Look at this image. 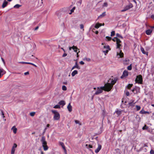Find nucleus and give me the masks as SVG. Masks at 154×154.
I'll list each match as a JSON object with an SVG mask.
<instances>
[{"instance_id":"nucleus-16","label":"nucleus","mask_w":154,"mask_h":154,"mask_svg":"<svg viewBox=\"0 0 154 154\" xmlns=\"http://www.w3.org/2000/svg\"><path fill=\"white\" fill-rule=\"evenodd\" d=\"M152 31V29H149L146 31V33L147 35H149L151 34Z\"/></svg>"},{"instance_id":"nucleus-3","label":"nucleus","mask_w":154,"mask_h":154,"mask_svg":"<svg viewBox=\"0 0 154 154\" xmlns=\"http://www.w3.org/2000/svg\"><path fill=\"white\" fill-rule=\"evenodd\" d=\"M102 45H103L102 48L103 52L106 55L108 53L109 50H110L109 46L108 45H106L104 43H102Z\"/></svg>"},{"instance_id":"nucleus-59","label":"nucleus","mask_w":154,"mask_h":154,"mask_svg":"<svg viewBox=\"0 0 154 154\" xmlns=\"http://www.w3.org/2000/svg\"><path fill=\"white\" fill-rule=\"evenodd\" d=\"M1 59H2V61L5 64V62L4 61V59L2 58V57H1Z\"/></svg>"},{"instance_id":"nucleus-61","label":"nucleus","mask_w":154,"mask_h":154,"mask_svg":"<svg viewBox=\"0 0 154 154\" xmlns=\"http://www.w3.org/2000/svg\"><path fill=\"white\" fill-rule=\"evenodd\" d=\"M80 51L79 50V49H78V51H77V52H76V55L79 54V53Z\"/></svg>"},{"instance_id":"nucleus-37","label":"nucleus","mask_w":154,"mask_h":154,"mask_svg":"<svg viewBox=\"0 0 154 154\" xmlns=\"http://www.w3.org/2000/svg\"><path fill=\"white\" fill-rule=\"evenodd\" d=\"M54 108L55 109H58L60 108V106L58 105H56L54 107Z\"/></svg>"},{"instance_id":"nucleus-17","label":"nucleus","mask_w":154,"mask_h":154,"mask_svg":"<svg viewBox=\"0 0 154 154\" xmlns=\"http://www.w3.org/2000/svg\"><path fill=\"white\" fill-rule=\"evenodd\" d=\"M8 4V2L5 0L2 4V7L3 8H4Z\"/></svg>"},{"instance_id":"nucleus-8","label":"nucleus","mask_w":154,"mask_h":154,"mask_svg":"<svg viewBox=\"0 0 154 154\" xmlns=\"http://www.w3.org/2000/svg\"><path fill=\"white\" fill-rule=\"evenodd\" d=\"M135 81L136 83L140 84H142L143 82L142 76L140 75L137 76L135 79Z\"/></svg>"},{"instance_id":"nucleus-53","label":"nucleus","mask_w":154,"mask_h":154,"mask_svg":"<svg viewBox=\"0 0 154 154\" xmlns=\"http://www.w3.org/2000/svg\"><path fill=\"white\" fill-rule=\"evenodd\" d=\"M29 74V72H27L24 73V74L25 75H28Z\"/></svg>"},{"instance_id":"nucleus-35","label":"nucleus","mask_w":154,"mask_h":154,"mask_svg":"<svg viewBox=\"0 0 154 154\" xmlns=\"http://www.w3.org/2000/svg\"><path fill=\"white\" fill-rule=\"evenodd\" d=\"M84 60L87 61H91L90 59L88 58H84Z\"/></svg>"},{"instance_id":"nucleus-57","label":"nucleus","mask_w":154,"mask_h":154,"mask_svg":"<svg viewBox=\"0 0 154 154\" xmlns=\"http://www.w3.org/2000/svg\"><path fill=\"white\" fill-rule=\"evenodd\" d=\"M72 49H73V46L72 47H69V50L70 51Z\"/></svg>"},{"instance_id":"nucleus-23","label":"nucleus","mask_w":154,"mask_h":154,"mask_svg":"<svg viewBox=\"0 0 154 154\" xmlns=\"http://www.w3.org/2000/svg\"><path fill=\"white\" fill-rule=\"evenodd\" d=\"M73 50L75 52H77V51H78V50L76 46H75L74 45L73 46Z\"/></svg>"},{"instance_id":"nucleus-46","label":"nucleus","mask_w":154,"mask_h":154,"mask_svg":"<svg viewBox=\"0 0 154 154\" xmlns=\"http://www.w3.org/2000/svg\"><path fill=\"white\" fill-rule=\"evenodd\" d=\"M80 27L81 29H82L83 30H84V26L83 24H81L80 25Z\"/></svg>"},{"instance_id":"nucleus-51","label":"nucleus","mask_w":154,"mask_h":154,"mask_svg":"<svg viewBox=\"0 0 154 154\" xmlns=\"http://www.w3.org/2000/svg\"><path fill=\"white\" fill-rule=\"evenodd\" d=\"M150 153L151 154H154V151L153 150L151 149L150 151Z\"/></svg>"},{"instance_id":"nucleus-54","label":"nucleus","mask_w":154,"mask_h":154,"mask_svg":"<svg viewBox=\"0 0 154 154\" xmlns=\"http://www.w3.org/2000/svg\"><path fill=\"white\" fill-rule=\"evenodd\" d=\"M127 10L125 8H124V9L121 10L122 12H124L125 11H126Z\"/></svg>"},{"instance_id":"nucleus-31","label":"nucleus","mask_w":154,"mask_h":154,"mask_svg":"<svg viewBox=\"0 0 154 154\" xmlns=\"http://www.w3.org/2000/svg\"><path fill=\"white\" fill-rule=\"evenodd\" d=\"M62 89L63 91H66L67 90V88L65 86L63 85L62 87Z\"/></svg>"},{"instance_id":"nucleus-1","label":"nucleus","mask_w":154,"mask_h":154,"mask_svg":"<svg viewBox=\"0 0 154 154\" xmlns=\"http://www.w3.org/2000/svg\"><path fill=\"white\" fill-rule=\"evenodd\" d=\"M116 79H114L111 81V83H106L104 86L102 87L103 88V90L106 91H109L112 89L113 85L116 83Z\"/></svg>"},{"instance_id":"nucleus-55","label":"nucleus","mask_w":154,"mask_h":154,"mask_svg":"<svg viewBox=\"0 0 154 154\" xmlns=\"http://www.w3.org/2000/svg\"><path fill=\"white\" fill-rule=\"evenodd\" d=\"M67 55V54H66V53H64L63 55V57H66V56Z\"/></svg>"},{"instance_id":"nucleus-19","label":"nucleus","mask_w":154,"mask_h":154,"mask_svg":"<svg viewBox=\"0 0 154 154\" xmlns=\"http://www.w3.org/2000/svg\"><path fill=\"white\" fill-rule=\"evenodd\" d=\"M102 26V24L100 23H97L95 26V28L96 29Z\"/></svg>"},{"instance_id":"nucleus-2","label":"nucleus","mask_w":154,"mask_h":154,"mask_svg":"<svg viewBox=\"0 0 154 154\" xmlns=\"http://www.w3.org/2000/svg\"><path fill=\"white\" fill-rule=\"evenodd\" d=\"M41 142L42 143V146L44 150L45 151L47 150L48 149V147L47 145V142L45 140V139L44 136L42 137Z\"/></svg>"},{"instance_id":"nucleus-48","label":"nucleus","mask_w":154,"mask_h":154,"mask_svg":"<svg viewBox=\"0 0 154 154\" xmlns=\"http://www.w3.org/2000/svg\"><path fill=\"white\" fill-rule=\"evenodd\" d=\"M88 146V147H89L90 148H92L93 147L91 145H88V144L86 145V147L87 146Z\"/></svg>"},{"instance_id":"nucleus-27","label":"nucleus","mask_w":154,"mask_h":154,"mask_svg":"<svg viewBox=\"0 0 154 154\" xmlns=\"http://www.w3.org/2000/svg\"><path fill=\"white\" fill-rule=\"evenodd\" d=\"M75 122L76 124H78L79 125H82L81 123L78 120H75Z\"/></svg>"},{"instance_id":"nucleus-21","label":"nucleus","mask_w":154,"mask_h":154,"mask_svg":"<svg viewBox=\"0 0 154 154\" xmlns=\"http://www.w3.org/2000/svg\"><path fill=\"white\" fill-rule=\"evenodd\" d=\"M59 103L60 105H62L63 106H64L65 104V102L63 100L60 101Z\"/></svg>"},{"instance_id":"nucleus-9","label":"nucleus","mask_w":154,"mask_h":154,"mask_svg":"<svg viewBox=\"0 0 154 154\" xmlns=\"http://www.w3.org/2000/svg\"><path fill=\"white\" fill-rule=\"evenodd\" d=\"M6 73V71L2 68H0V78Z\"/></svg>"},{"instance_id":"nucleus-22","label":"nucleus","mask_w":154,"mask_h":154,"mask_svg":"<svg viewBox=\"0 0 154 154\" xmlns=\"http://www.w3.org/2000/svg\"><path fill=\"white\" fill-rule=\"evenodd\" d=\"M60 145L62 147L63 149L66 151V149H65V147L64 146V143L62 142H60Z\"/></svg>"},{"instance_id":"nucleus-5","label":"nucleus","mask_w":154,"mask_h":154,"mask_svg":"<svg viewBox=\"0 0 154 154\" xmlns=\"http://www.w3.org/2000/svg\"><path fill=\"white\" fill-rule=\"evenodd\" d=\"M94 89L96 91L95 93L94 94V95H98L102 93L103 90V88H102V87L100 88H94Z\"/></svg>"},{"instance_id":"nucleus-15","label":"nucleus","mask_w":154,"mask_h":154,"mask_svg":"<svg viewBox=\"0 0 154 154\" xmlns=\"http://www.w3.org/2000/svg\"><path fill=\"white\" fill-rule=\"evenodd\" d=\"M67 108L68 109V110L69 112H71L72 111V106L71 105V104L70 103H69L67 106Z\"/></svg>"},{"instance_id":"nucleus-38","label":"nucleus","mask_w":154,"mask_h":154,"mask_svg":"<svg viewBox=\"0 0 154 154\" xmlns=\"http://www.w3.org/2000/svg\"><path fill=\"white\" fill-rule=\"evenodd\" d=\"M115 32L114 31H112L111 32V36L112 37L115 35Z\"/></svg>"},{"instance_id":"nucleus-32","label":"nucleus","mask_w":154,"mask_h":154,"mask_svg":"<svg viewBox=\"0 0 154 154\" xmlns=\"http://www.w3.org/2000/svg\"><path fill=\"white\" fill-rule=\"evenodd\" d=\"M140 49H141V51H142V53L143 54H146V53L145 52L143 48H141Z\"/></svg>"},{"instance_id":"nucleus-50","label":"nucleus","mask_w":154,"mask_h":154,"mask_svg":"<svg viewBox=\"0 0 154 154\" xmlns=\"http://www.w3.org/2000/svg\"><path fill=\"white\" fill-rule=\"evenodd\" d=\"M136 88H134L133 89V90H132V92H133L134 94H135L137 93V92H135V91L136 90Z\"/></svg>"},{"instance_id":"nucleus-26","label":"nucleus","mask_w":154,"mask_h":154,"mask_svg":"<svg viewBox=\"0 0 154 154\" xmlns=\"http://www.w3.org/2000/svg\"><path fill=\"white\" fill-rule=\"evenodd\" d=\"M106 15L105 12H103L98 17H104Z\"/></svg>"},{"instance_id":"nucleus-28","label":"nucleus","mask_w":154,"mask_h":154,"mask_svg":"<svg viewBox=\"0 0 154 154\" xmlns=\"http://www.w3.org/2000/svg\"><path fill=\"white\" fill-rule=\"evenodd\" d=\"M106 40L107 41H110L111 39H112V38L111 37H109V36H106Z\"/></svg>"},{"instance_id":"nucleus-58","label":"nucleus","mask_w":154,"mask_h":154,"mask_svg":"<svg viewBox=\"0 0 154 154\" xmlns=\"http://www.w3.org/2000/svg\"><path fill=\"white\" fill-rule=\"evenodd\" d=\"M126 95L127 96H129V92H127L126 93Z\"/></svg>"},{"instance_id":"nucleus-36","label":"nucleus","mask_w":154,"mask_h":154,"mask_svg":"<svg viewBox=\"0 0 154 154\" xmlns=\"http://www.w3.org/2000/svg\"><path fill=\"white\" fill-rule=\"evenodd\" d=\"M133 85L132 84H129L127 86V87L128 88L130 89Z\"/></svg>"},{"instance_id":"nucleus-40","label":"nucleus","mask_w":154,"mask_h":154,"mask_svg":"<svg viewBox=\"0 0 154 154\" xmlns=\"http://www.w3.org/2000/svg\"><path fill=\"white\" fill-rule=\"evenodd\" d=\"M136 106L137 111L139 110L140 109V106L136 105Z\"/></svg>"},{"instance_id":"nucleus-60","label":"nucleus","mask_w":154,"mask_h":154,"mask_svg":"<svg viewBox=\"0 0 154 154\" xmlns=\"http://www.w3.org/2000/svg\"><path fill=\"white\" fill-rule=\"evenodd\" d=\"M151 17L154 20V15H152L151 16Z\"/></svg>"},{"instance_id":"nucleus-63","label":"nucleus","mask_w":154,"mask_h":154,"mask_svg":"<svg viewBox=\"0 0 154 154\" xmlns=\"http://www.w3.org/2000/svg\"><path fill=\"white\" fill-rule=\"evenodd\" d=\"M45 131H46L45 129L44 130V131H43V134H44V133H45Z\"/></svg>"},{"instance_id":"nucleus-56","label":"nucleus","mask_w":154,"mask_h":154,"mask_svg":"<svg viewBox=\"0 0 154 154\" xmlns=\"http://www.w3.org/2000/svg\"><path fill=\"white\" fill-rule=\"evenodd\" d=\"M63 84L64 85H66L67 84V82H64L63 83Z\"/></svg>"},{"instance_id":"nucleus-11","label":"nucleus","mask_w":154,"mask_h":154,"mask_svg":"<svg viewBox=\"0 0 154 154\" xmlns=\"http://www.w3.org/2000/svg\"><path fill=\"white\" fill-rule=\"evenodd\" d=\"M128 75V72L127 71L125 70L123 73L122 75L121 76V78H123L124 77H126Z\"/></svg>"},{"instance_id":"nucleus-25","label":"nucleus","mask_w":154,"mask_h":154,"mask_svg":"<svg viewBox=\"0 0 154 154\" xmlns=\"http://www.w3.org/2000/svg\"><path fill=\"white\" fill-rule=\"evenodd\" d=\"M115 113H116L118 116H119L121 114V111L120 110H117L115 112Z\"/></svg>"},{"instance_id":"nucleus-10","label":"nucleus","mask_w":154,"mask_h":154,"mask_svg":"<svg viewBox=\"0 0 154 154\" xmlns=\"http://www.w3.org/2000/svg\"><path fill=\"white\" fill-rule=\"evenodd\" d=\"M75 68H76L78 69H80V66H79L77 62H75V65L72 68L71 70L74 69Z\"/></svg>"},{"instance_id":"nucleus-49","label":"nucleus","mask_w":154,"mask_h":154,"mask_svg":"<svg viewBox=\"0 0 154 154\" xmlns=\"http://www.w3.org/2000/svg\"><path fill=\"white\" fill-rule=\"evenodd\" d=\"M28 64H30L32 65H33V66H35V67H37V66L36 65H35V64H33V63H32L29 62L28 63Z\"/></svg>"},{"instance_id":"nucleus-47","label":"nucleus","mask_w":154,"mask_h":154,"mask_svg":"<svg viewBox=\"0 0 154 154\" xmlns=\"http://www.w3.org/2000/svg\"><path fill=\"white\" fill-rule=\"evenodd\" d=\"M75 9V7H73L72 9L71 10V13H70V14H71L74 11V9Z\"/></svg>"},{"instance_id":"nucleus-64","label":"nucleus","mask_w":154,"mask_h":154,"mask_svg":"<svg viewBox=\"0 0 154 154\" xmlns=\"http://www.w3.org/2000/svg\"><path fill=\"white\" fill-rule=\"evenodd\" d=\"M41 154H44L42 150L41 151Z\"/></svg>"},{"instance_id":"nucleus-42","label":"nucleus","mask_w":154,"mask_h":154,"mask_svg":"<svg viewBox=\"0 0 154 154\" xmlns=\"http://www.w3.org/2000/svg\"><path fill=\"white\" fill-rule=\"evenodd\" d=\"M35 114V112H32L30 113V116H34Z\"/></svg>"},{"instance_id":"nucleus-18","label":"nucleus","mask_w":154,"mask_h":154,"mask_svg":"<svg viewBox=\"0 0 154 154\" xmlns=\"http://www.w3.org/2000/svg\"><path fill=\"white\" fill-rule=\"evenodd\" d=\"M78 71L76 70H75L72 72V73H71V75L73 77L75 75L77 74H78Z\"/></svg>"},{"instance_id":"nucleus-13","label":"nucleus","mask_w":154,"mask_h":154,"mask_svg":"<svg viewBox=\"0 0 154 154\" xmlns=\"http://www.w3.org/2000/svg\"><path fill=\"white\" fill-rule=\"evenodd\" d=\"M133 7V5L131 4H130L126 6L125 8L127 10H129L130 8H132Z\"/></svg>"},{"instance_id":"nucleus-20","label":"nucleus","mask_w":154,"mask_h":154,"mask_svg":"<svg viewBox=\"0 0 154 154\" xmlns=\"http://www.w3.org/2000/svg\"><path fill=\"white\" fill-rule=\"evenodd\" d=\"M140 114L149 113V112L145 111L143 109H142L140 111Z\"/></svg>"},{"instance_id":"nucleus-41","label":"nucleus","mask_w":154,"mask_h":154,"mask_svg":"<svg viewBox=\"0 0 154 154\" xmlns=\"http://www.w3.org/2000/svg\"><path fill=\"white\" fill-rule=\"evenodd\" d=\"M148 128L146 126V125H145L144 126H143V128L142 129L143 130H145L147 129Z\"/></svg>"},{"instance_id":"nucleus-45","label":"nucleus","mask_w":154,"mask_h":154,"mask_svg":"<svg viewBox=\"0 0 154 154\" xmlns=\"http://www.w3.org/2000/svg\"><path fill=\"white\" fill-rule=\"evenodd\" d=\"M1 114H2V117L3 118H5V116H4V113L2 111H1Z\"/></svg>"},{"instance_id":"nucleus-4","label":"nucleus","mask_w":154,"mask_h":154,"mask_svg":"<svg viewBox=\"0 0 154 154\" xmlns=\"http://www.w3.org/2000/svg\"><path fill=\"white\" fill-rule=\"evenodd\" d=\"M52 112L54 114V120H57L59 119L60 116L59 113L55 110H52Z\"/></svg>"},{"instance_id":"nucleus-14","label":"nucleus","mask_w":154,"mask_h":154,"mask_svg":"<svg viewBox=\"0 0 154 154\" xmlns=\"http://www.w3.org/2000/svg\"><path fill=\"white\" fill-rule=\"evenodd\" d=\"M11 130L13 131V133L16 134L17 132V129L16 128L15 126H14L11 128Z\"/></svg>"},{"instance_id":"nucleus-43","label":"nucleus","mask_w":154,"mask_h":154,"mask_svg":"<svg viewBox=\"0 0 154 154\" xmlns=\"http://www.w3.org/2000/svg\"><path fill=\"white\" fill-rule=\"evenodd\" d=\"M116 36L117 37H120V38H122V36L120 35L119 34V33L116 34Z\"/></svg>"},{"instance_id":"nucleus-12","label":"nucleus","mask_w":154,"mask_h":154,"mask_svg":"<svg viewBox=\"0 0 154 154\" xmlns=\"http://www.w3.org/2000/svg\"><path fill=\"white\" fill-rule=\"evenodd\" d=\"M101 145L99 144H98V147L95 150V152L97 153H98L101 149Z\"/></svg>"},{"instance_id":"nucleus-34","label":"nucleus","mask_w":154,"mask_h":154,"mask_svg":"<svg viewBox=\"0 0 154 154\" xmlns=\"http://www.w3.org/2000/svg\"><path fill=\"white\" fill-rule=\"evenodd\" d=\"M108 6V4L107 2H104L103 5V7H107Z\"/></svg>"},{"instance_id":"nucleus-6","label":"nucleus","mask_w":154,"mask_h":154,"mask_svg":"<svg viewBox=\"0 0 154 154\" xmlns=\"http://www.w3.org/2000/svg\"><path fill=\"white\" fill-rule=\"evenodd\" d=\"M112 40L114 42H116V44L117 45V48H119L120 46H121V44H120L121 43V41L119 38L117 37H115L113 38L112 39Z\"/></svg>"},{"instance_id":"nucleus-52","label":"nucleus","mask_w":154,"mask_h":154,"mask_svg":"<svg viewBox=\"0 0 154 154\" xmlns=\"http://www.w3.org/2000/svg\"><path fill=\"white\" fill-rule=\"evenodd\" d=\"M79 63L81 65H83L84 64V63L82 61H80Z\"/></svg>"},{"instance_id":"nucleus-30","label":"nucleus","mask_w":154,"mask_h":154,"mask_svg":"<svg viewBox=\"0 0 154 154\" xmlns=\"http://www.w3.org/2000/svg\"><path fill=\"white\" fill-rule=\"evenodd\" d=\"M21 6V5L19 4H16L14 6V8H19Z\"/></svg>"},{"instance_id":"nucleus-33","label":"nucleus","mask_w":154,"mask_h":154,"mask_svg":"<svg viewBox=\"0 0 154 154\" xmlns=\"http://www.w3.org/2000/svg\"><path fill=\"white\" fill-rule=\"evenodd\" d=\"M17 145L16 143H14L12 148L15 149V148L17 147Z\"/></svg>"},{"instance_id":"nucleus-24","label":"nucleus","mask_w":154,"mask_h":154,"mask_svg":"<svg viewBox=\"0 0 154 154\" xmlns=\"http://www.w3.org/2000/svg\"><path fill=\"white\" fill-rule=\"evenodd\" d=\"M134 102V101H132L131 102H129V105L130 106H133L135 104V103Z\"/></svg>"},{"instance_id":"nucleus-7","label":"nucleus","mask_w":154,"mask_h":154,"mask_svg":"<svg viewBox=\"0 0 154 154\" xmlns=\"http://www.w3.org/2000/svg\"><path fill=\"white\" fill-rule=\"evenodd\" d=\"M118 49V50L116 52V57L119 58L123 57L124 54L122 52V50H120V48H119Z\"/></svg>"},{"instance_id":"nucleus-44","label":"nucleus","mask_w":154,"mask_h":154,"mask_svg":"<svg viewBox=\"0 0 154 154\" xmlns=\"http://www.w3.org/2000/svg\"><path fill=\"white\" fill-rule=\"evenodd\" d=\"M29 62H19V63H22V64H28Z\"/></svg>"},{"instance_id":"nucleus-29","label":"nucleus","mask_w":154,"mask_h":154,"mask_svg":"<svg viewBox=\"0 0 154 154\" xmlns=\"http://www.w3.org/2000/svg\"><path fill=\"white\" fill-rule=\"evenodd\" d=\"M132 65L131 64L129 66L127 67V69L128 70H131L132 69Z\"/></svg>"},{"instance_id":"nucleus-39","label":"nucleus","mask_w":154,"mask_h":154,"mask_svg":"<svg viewBox=\"0 0 154 154\" xmlns=\"http://www.w3.org/2000/svg\"><path fill=\"white\" fill-rule=\"evenodd\" d=\"M15 150V149H13L12 148L11 150V154H14Z\"/></svg>"},{"instance_id":"nucleus-62","label":"nucleus","mask_w":154,"mask_h":154,"mask_svg":"<svg viewBox=\"0 0 154 154\" xmlns=\"http://www.w3.org/2000/svg\"><path fill=\"white\" fill-rule=\"evenodd\" d=\"M38 28V26H37L35 29V30H37Z\"/></svg>"}]
</instances>
